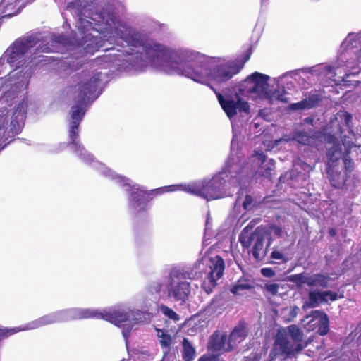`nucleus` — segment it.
<instances>
[{"label":"nucleus","instance_id":"nucleus-1","mask_svg":"<svg viewBox=\"0 0 361 361\" xmlns=\"http://www.w3.org/2000/svg\"><path fill=\"white\" fill-rule=\"evenodd\" d=\"M247 114H227L231 124L233 139L231 146V154L225 167L211 178L197 180L189 183H180L161 187L147 190L144 186L133 183L131 180L122 176L102 163L94 160L92 154L86 150L80 140L79 126L84 114H75V155L85 164L97 171L101 175L111 179L125 191L130 192L128 205L134 213L147 211L149 208V201L155 196L165 192L184 191L189 194L200 197L206 200H213L229 197L239 188L243 190V177L240 171V157L238 156V135L241 128L246 132L247 123L245 122Z\"/></svg>","mask_w":361,"mask_h":361},{"label":"nucleus","instance_id":"nucleus-2","mask_svg":"<svg viewBox=\"0 0 361 361\" xmlns=\"http://www.w3.org/2000/svg\"><path fill=\"white\" fill-rule=\"evenodd\" d=\"M115 33L120 40L118 42H125L128 47L130 51L123 50V54H133L138 49L137 53L144 54L153 65L163 66L169 73L183 75L194 81H201L203 78L204 63L196 54L183 51L177 54L171 51L169 55V48L153 40L144 39L140 32L128 27H117Z\"/></svg>","mask_w":361,"mask_h":361},{"label":"nucleus","instance_id":"nucleus-3","mask_svg":"<svg viewBox=\"0 0 361 361\" xmlns=\"http://www.w3.org/2000/svg\"><path fill=\"white\" fill-rule=\"evenodd\" d=\"M224 267V262L221 257H204L192 267L171 268L165 279V283L161 280L152 281L148 286V290L152 294L162 292L169 300L184 303L191 293L190 283L188 279H194L204 272L206 277L202 288L209 294L216 286V281L223 276Z\"/></svg>","mask_w":361,"mask_h":361},{"label":"nucleus","instance_id":"nucleus-4","mask_svg":"<svg viewBox=\"0 0 361 361\" xmlns=\"http://www.w3.org/2000/svg\"><path fill=\"white\" fill-rule=\"evenodd\" d=\"M268 79L269 76L262 73L258 72L252 73L245 80V82H247L250 86L247 89L246 87L245 88H240L239 91L235 94V98L230 95L224 96L211 85L209 87L215 92L218 101L225 113H237V111H239L240 113H250V104L244 100L243 97L249 92L257 94L260 97L263 96L267 97L266 86Z\"/></svg>","mask_w":361,"mask_h":361},{"label":"nucleus","instance_id":"nucleus-5","mask_svg":"<svg viewBox=\"0 0 361 361\" xmlns=\"http://www.w3.org/2000/svg\"><path fill=\"white\" fill-rule=\"evenodd\" d=\"M94 319H102L115 325L119 326L128 322L122 329V334L126 341L130 332L135 324L150 322L151 314L147 310H132L126 304H118L104 309H94Z\"/></svg>","mask_w":361,"mask_h":361},{"label":"nucleus","instance_id":"nucleus-6","mask_svg":"<svg viewBox=\"0 0 361 361\" xmlns=\"http://www.w3.org/2000/svg\"><path fill=\"white\" fill-rule=\"evenodd\" d=\"M94 308H70L51 312L20 327L10 329H0V341L20 331L32 330L46 325L75 319H94Z\"/></svg>","mask_w":361,"mask_h":361},{"label":"nucleus","instance_id":"nucleus-7","mask_svg":"<svg viewBox=\"0 0 361 361\" xmlns=\"http://www.w3.org/2000/svg\"><path fill=\"white\" fill-rule=\"evenodd\" d=\"M251 54L252 48L250 47L243 54L242 59L237 60L231 63L217 65L209 71L207 67V63L205 62L204 57L197 54L201 58V61L204 63L205 68L204 71L203 78L201 79V81L197 82L202 83L206 75H207L213 81L219 84L229 80L233 77V75L240 73L245 63L250 59Z\"/></svg>","mask_w":361,"mask_h":361},{"label":"nucleus","instance_id":"nucleus-8","mask_svg":"<svg viewBox=\"0 0 361 361\" xmlns=\"http://www.w3.org/2000/svg\"><path fill=\"white\" fill-rule=\"evenodd\" d=\"M240 162V171L243 177V184L249 181L255 173L269 178L275 168V161L272 159H267L263 153L256 152L250 159V163L243 164L241 153L238 152Z\"/></svg>","mask_w":361,"mask_h":361},{"label":"nucleus","instance_id":"nucleus-9","mask_svg":"<svg viewBox=\"0 0 361 361\" xmlns=\"http://www.w3.org/2000/svg\"><path fill=\"white\" fill-rule=\"evenodd\" d=\"M25 114H1L0 115V151L7 144L6 141L22 130L25 119Z\"/></svg>","mask_w":361,"mask_h":361},{"label":"nucleus","instance_id":"nucleus-10","mask_svg":"<svg viewBox=\"0 0 361 361\" xmlns=\"http://www.w3.org/2000/svg\"><path fill=\"white\" fill-rule=\"evenodd\" d=\"M99 75L93 76L80 87L79 99L72 106L71 113H85L91 102L97 97L96 92L101 82Z\"/></svg>","mask_w":361,"mask_h":361},{"label":"nucleus","instance_id":"nucleus-11","mask_svg":"<svg viewBox=\"0 0 361 361\" xmlns=\"http://www.w3.org/2000/svg\"><path fill=\"white\" fill-rule=\"evenodd\" d=\"M239 241L244 248L250 249L252 247L251 252L255 259L261 260L265 255L264 235L256 231L250 233L249 226L243 228L239 235Z\"/></svg>","mask_w":361,"mask_h":361},{"label":"nucleus","instance_id":"nucleus-12","mask_svg":"<svg viewBox=\"0 0 361 361\" xmlns=\"http://www.w3.org/2000/svg\"><path fill=\"white\" fill-rule=\"evenodd\" d=\"M280 338L285 339L287 341V347L290 350V352H283V355L286 357L300 352L305 347V345L302 343L303 334L295 325L288 327L287 336L279 334L275 343Z\"/></svg>","mask_w":361,"mask_h":361},{"label":"nucleus","instance_id":"nucleus-13","mask_svg":"<svg viewBox=\"0 0 361 361\" xmlns=\"http://www.w3.org/2000/svg\"><path fill=\"white\" fill-rule=\"evenodd\" d=\"M330 280L331 279L328 275L323 274H309L301 273L290 276V281L300 286L306 284L310 287L327 288Z\"/></svg>","mask_w":361,"mask_h":361},{"label":"nucleus","instance_id":"nucleus-14","mask_svg":"<svg viewBox=\"0 0 361 361\" xmlns=\"http://www.w3.org/2000/svg\"><path fill=\"white\" fill-rule=\"evenodd\" d=\"M307 321L306 326L308 330H315L321 336H324L329 331V319L327 315L319 310H314L310 314L307 315L302 320Z\"/></svg>","mask_w":361,"mask_h":361},{"label":"nucleus","instance_id":"nucleus-15","mask_svg":"<svg viewBox=\"0 0 361 361\" xmlns=\"http://www.w3.org/2000/svg\"><path fill=\"white\" fill-rule=\"evenodd\" d=\"M92 26L93 25L91 22L81 18L77 23V27L82 35L80 44L87 52H94L98 49V39L90 34H86L87 32L92 29Z\"/></svg>","mask_w":361,"mask_h":361},{"label":"nucleus","instance_id":"nucleus-16","mask_svg":"<svg viewBox=\"0 0 361 361\" xmlns=\"http://www.w3.org/2000/svg\"><path fill=\"white\" fill-rule=\"evenodd\" d=\"M209 348L212 351L229 353L233 351L229 336L224 331H216L210 337Z\"/></svg>","mask_w":361,"mask_h":361},{"label":"nucleus","instance_id":"nucleus-17","mask_svg":"<svg viewBox=\"0 0 361 361\" xmlns=\"http://www.w3.org/2000/svg\"><path fill=\"white\" fill-rule=\"evenodd\" d=\"M323 99L321 90H312L307 93L305 98L299 102L289 105L291 110H303L314 108L320 104Z\"/></svg>","mask_w":361,"mask_h":361},{"label":"nucleus","instance_id":"nucleus-18","mask_svg":"<svg viewBox=\"0 0 361 361\" xmlns=\"http://www.w3.org/2000/svg\"><path fill=\"white\" fill-rule=\"evenodd\" d=\"M308 298L309 302L303 305L304 308L315 307L319 303L327 302L329 300L334 301L337 299L338 295L330 290H312L309 293Z\"/></svg>","mask_w":361,"mask_h":361},{"label":"nucleus","instance_id":"nucleus-19","mask_svg":"<svg viewBox=\"0 0 361 361\" xmlns=\"http://www.w3.org/2000/svg\"><path fill=\"white\" fill-rule=\"evenodd\" d=\"M248 334L249 329L244 321H240L238 324L234 326L228 335L233 350L246 339Z\"/></svg>","mask_w":361,"mask_h":361},{"label":"nucleus","instance_id":"nucleus-20","mask_svg":"<svg viewBox=\"0 0 361 361\" xmlns=\"http://www.w3.org/2000/svg\"><path fill=\"white\" fill-rule=\"evenodd\" d=\"M355 343H344L341 349L335 350L334 356L338 361H361L357 349H352Z\"/></svg>","mask_w":361,"mask_h":361},{"label":"nucleus","instance_id":"nucleus-21","mask_svg":"<svg viewBox=\"0 0 361 361\" xmlns=\"http://www.w3.org/2000/svg\"><path fill=\"white\" fill-rule=\"evenodd\" d=\"M287 345V341L283 338H280L274 343V348L269 353L268 361H282L285 359L286 357L283 355V352H290V350Z\"/></svg>","mask_w":361,"mask_h":361},{"label":"nucleus","instance_id":"nucleus-22","mask_svg":"<svg viewBox=\"0 0 361 361\" xmlns=\"http://www.w3.org/2000/svg\"><path fill=\"white\" fill-rule=\"evenodd\" d=\"M25 53L23 45L16 42L11 47L7 56V62L8 63H14L22 59Z\"/></svg>","mask_w":361,"mask_h":361},{"label":"nucleus","instance_id":"nucleus-23","mask_svg":"<svg viewBox=\"0 0 361 361\" xmlns=\"http://www.w3.org/2000/svg\"><path fill=\"white\" fill-rule=\"evenodd\" d=\"M182 346V358L185 361H193L196 356V350L188 338H183Z\"/></svg>","mask_w":361,"mask_h":361},{"label":"nucleus","instance_id":"nucleus-24","mask_svg":"<svg viewBox=\"0 0 361 361\" xmlns=\"http://www.w3.org/2000/svg\"><path fill=\"white\" fill-rule=\"evenodd\" d=\"M238 197L235 204V207L242 205L245 211L251 210L255 205L254 199L248 195H246L245 197H240L238 192Z\"/></svg>","mask_w":361,"mask_h":361},{"label":"nucleus","instance_id":"nucleus-25","mask_svg":"<svg viewBox=\"0 0 361 361\" xmlns=\"http://www.w3.org/2000/svg\"><path fill=\"white\" fill-rule=\"evenodd\" d=\"M253 288L252 282L247 279H240L234 285L231 289L233 294L238 295L240 292L245 290H250Z\"/></svg>","mask_w":361,"mask_h":361},{"label":"nucleus","instance_id":"nucleus-26","mask_svg":"<svg viewBox=\"0 0 361 361\" xmlns=\"http://www.w3.org/2000/svg\"><path fill=\"white\" fill-rule=\"evenodd\" d=\"M223 303L221 300L217 298H215L209 304L206 308L207 313L209 314V315H217L221 314L222 310Z\"/></svg>","mask_w":361,"mask_h":361},{"label":"nucleus","instance_id":"nucleus-27","mask_svg":"<svg viewBox=\"0 0 361 361\" xmlns=\"http://www.w3.org/2000/svg\"><path fill=\"white\" fill-rule=\"evenodd\" d=\"M66 40V37L62 35L55 36L54 38L51 39L50 42L51 47H48L47 45L49 43H47V45L40 47V51L42 52H54L56 51V49L54 47V44H64Z\"/></svg>","mask_w":361,"mask_h":361},{"label":"nucleus","instance_id":"nucleus-28","mask_svg":"<svg viewBox=\"0 0 361 361\" xmlns=\"http://www.w3.org/2000/svg\"><path fill=\"white\" fill-rule=\"evenodd\" d=\"M293 139L303 145H312L314 140L307 133L300 131L295 133Z\"/></svg>","mask_w":361,"mask_h":361},{"label":"nucleus","instance_id":"nucleus-29","mask_svg":"<svg viewBox=\"0 0 361 361\" xmlns=\"http://www.w3.org/2000/svg\"><path fill=\"white\" fill-rule=\"evenodd\" d=\"M159 310L166 317L173 321H178L180 317L178 314L174 312L171 308L164 305H161L159 307Z\"/></svg>","mask_w":361,"mask_h":361},{"label":"nucleus","instance_id":"nucleus-30","mask_svg":"<svg viewBox=\"0 0 361 361\" xmlns=\"http://www.w3.org/2000/svg\"><path fill=\"white\" fill-rule=\"evenodd\" d=\"M342 155L341 149L339 145H334L328 151V157L329 161L334 162L338 160Z\"/></svg>","mask_w":361,"mask_h":361},{"label":"nucleus","instance_id":"nucleus-31","mask_svg":"<svg viewBox=\"0 0 361 361\" xmlns=\"http://www.w3.org/2000/svg\"><path fill=\"white\" fill-rule=\"evenodd\" d=\"M271 258L276 260L274 263H286L288 261V258L281 251L274 250L271 253Z\"/></svg>","mask_w":361,"mask_h":361},{"label":"nucleus","instance_id":"nucleus-32","mask_svg":"<svg viewBox=\"0 0 361 361\" xmlns=\"http://www.w3.org/2000/svg\"><path fill=\"white\" fill-rule=\"evenodd\" d=\"M86 2L83 0H72L68 3L67 8L72 10L81 11L86 7Z\"/></svg>","mask_w":361,"mask_h":361},{"label":"nucleus","instance_id":"nucleus-33","mask_svg":"<svg viewBox=\"0 0 361 361\" xmlns=\"http://www.w3.org/2000/svg\"><path fill=\"white\" fill-rule=\"evenodd\" d=\"M19 44H22L24 47L25 51L27 52V49L30 47H34L37 44V39L33 37H27L20 42H18Z\"/></svg>","mask_w":361,"mask_h":361},{"label":"nucleus","instance_id":"nucleus-34","mask_svg":"<svg viewBox=\"0 0 361 361\" xmlns=\"http://www.w3.org/2000/svg\"><path fill=\"white\" fill-rule=\"evenodd\" d=\"M279 288V284L274 282H268L264 284V289L270 294L274 295L278 293Z\"/></svg>","mask_w":361,"mask_h":361},{"label":"nucleus","instance_id":"nucleus-35","mask_svg":"<svg viewBox=\"0 0 361 361\" xmlns=\"http://www.w3.org/2000/svg\"><path fill=\"white\" fill-rule=\"evenodd\" d=\"M329 176L331 183L335 188H341L345 182V178L344 177H338V178L336 179L334 174H329ZM338 176H340V175H338Z\"/></svg>","mask_w":361,"mask_h":361},{"label":"nucleus","instance_id":"nucleus-36","mask_svg":"<svg viewBox=\"0 0 361 361\" xmlns=\"http://www.w3.org/2000/svg\"><path fill=\"white\" fill-rule=\"evenodd\" d=\"M160 337V344L162 348H169L171 344V337L166 334L162 333L161 335L159 336Z\"/></svg>","mask_w":361,"mask_h":361},{"label":"nucleus","instance_id":"nucleus-37","mask_svg":"<svg viewBox=\"0 0 361 361\" xmlns=\"http://www.w3.org/2000/svg\"><path fill=\"white\" fill-rule=\"evenodd\" d=\"M344 167L347 173H350L353 169V161L348 157V154L345 155L343 159Z\"/></svg>","mask_w":361,"mask_h":361},{"label":"nucleus","instance_id":"nucleus-38","mask_svg":"<svg viewBox=\"0 0 361 361\" xmlns=\"http://www.w3.org/2000/svg\"><path fill=\"white\" fill-rule=\"evenodd\" d=\"M286 141L283 139L275 140L274 142H270L267 144L265 142H263V145L264 146V149L267 151H270L273 149L275 147L278 146L280 142Z\"/></svg>","mask_w":361,"mask_h":361},{"label":"nucleus","instance_id":"nucleus-39","mask_svg":"<svg viewBox=\"0 0 361 361\" xmlns=\"http://www.w3.org/2000/svg\"><path fill=\"white\" fill-rule=\"evenodd\" d=\"M198 361H219V356L218 355H204L200 357Z\"/></svg>","mask_w":361,"mask_h":361},{"label":"nucleus","instance_id":"nucleus-40","mask_svg":"<svg viewBox=\"0 0 361 361\" xmlns=\"http://www.w3.org/2000/svg\"><path fill=\"white\" fill-rule=\"evenodd\" d=\"M299 312H300V308L298 307H297V306L292 307L289 310L288 319L289 321L293 320L295 317H297Z\"/></svg>","mask_w":361,"mask_h":361},{"label":"nucleus","instance_id":"nucleus-41","mask_svg":"<svg viewBox=\"0 0 361 361\" xmlns=\"http://www.w3.org/2000/svg\"><path fill=\"white\" fill-rule=\"evenodd\" d=\"M275 97L277 100L281 101L284 103L288 102V98L286 97V91L283 90V92H277L275 93Z\"/></svg>","mask_w":361,"mask_h":361},{"label":"nucleus","instance_id":"nucleus-42","mask_svg":"<svg viewBox=\"0 0 361 361\" xmlns=\"http://www.w3.org/2000/svg\"><path fill=\"white\" fill-rule=\"evenodd\" d=\"M324 114H312L311 117L306 118V123H311L312 126H315L316 128H319L317 123H314V119L317 118L318 120L320 119L321 116H323Z\"/></svg>","mask_w":361,"mask_h":361},{"label":"nucleus","instance_id":"nucleus-43","mask_svg":"<svg viewBox=\"0 0 361 361\" xmlns=\"http://www.w3.org/2000/svg\"><path fill=\"white\" fill-rule=\"evenodd\" d=\"M262 274L265 277H273L275 276V271L271 268H262L261 269Z\"/></svg>","mask_w":361,"mask_h":361},{"label":"nucleus","instance_id":"nucleus-44","mask_svg":"<svg viewBox=\"0 0 361 361\" xmlns=\"http://www.w3.org/2000/svg\"><path fill=\"white\" fill-rule=\"evenodd\" d=\"M355 73H353V72H348V73H345V75L342 77V81L345 84V85H349L350 84H348V82H349L348 80V78L350 76V75H355Z\"/></svg>","mask_w":361,"mask_h":361},{"label":"nucleus","instance_id":"nucleus-45","mask_svg":"<svg viewBox=\"0 0 361 361\" xmlns=\"http://www.w3.org/2000/svg\"><path fill=\"white\" fill-rule=\"evenodd\" d=\"M257 118H254L253 121L250 124V130H252V128L257 129L259 124L256 121Z\"/></svg>","mask_w":361,"mask_h":361},{"label":"nucleus","instance_id":"nucleus-46","mask_svg":"<svg viewBox=\"0 0 361 361\" xmlns=\"http://www.w3.org/2000/svg\"><path fill=\"white\" fill-rule=\"evenodd\" d=\"M210 224V219L209 216H207L206 220V230L209 228V225Z\"/></svg>","mask_w":361,"mask_h":361},{"label":"nucleus","instance_id":"nucleus-47","mask_svg":"<svg viewBox=\"0 0 361 361\" xmlns=\"http://www.w3.org/2000/svg\"><path fill=\"white\" fill-rule=\"evenodd\" d=\"M274 233L277 235H280L281 233V228L279 227H276L274 229Z\"/></svg>","mask_w":361,"mask_h":361},{"label":"nucleus","instance_id":"nucleus-48","mask_svg":"<svg viewBox=\"0 0 361 361\" xmlns=\"http://www.w3.org/2000/svg\"><path fill=\"white\" fill-rule=\"evenodd\" d=\"M351 118V114H345V120L346 122H348Z\"/></svg>","mask_w":361,"mask_h":361},{"label":"nucleus","instance_id":"nucleus-49","mask_svg":"<svg viewBox=\"0 0 361 361\" xmlns=\"http://www.w3.org/2000/svg\"><path fill=\"white\" fill-rule=\"evenodd\" d=\"M149 306H150V305H145L144 307L146 309H149Z\"/></svg>","mask_w":361,"mask_h":361},{"label":"nucleus","instance_id":"nucleus-50","mask_svg":"<svg viewBox=\"0 0 361 361\" xmlns=\"http://www.w3.org/2000/svg\"><path fill=\"white\" fill-rule=\"evenodd\" d=\"M339 113H345V114H347L348 112H347V111H344V110H343V111H341H341H339Z\"/></svg>","mask_w":361,"mask_h":361},{"label":"nucleus","instance_id":"nucleus-51","mask_svg":"<svg viewBox=\"0 0 361 361\" xmlns=\"http://www.w3.org/2000/svg\"><path fill=\"white\" fill-rule=\"evenodd\" d=\"M258 113H259V114L263 113V110H262V109H260V110L259 111V112H258Z\"/></svg>","mask_w":361,"mask_h":361},{"label":"nucleus","instance_id":"nucleus-52","mask_svg":"<svg viewBox=\"0 0 361 361\" xmlns=\"http://www.w3.org/2000/svg\"><path fill=\"white\" fill-rule=\"evenodd\" d=\"M261 114H259V116H260ZM264 116V117H265V116H267V114H262Z\"/></svg>","mask_w":361,"mask_h":361},{"label":"nucleus","instance_id":"nucleus-53","mask_svg":"<svg viewBox=\"0 0 361 361\" xmlns=\"http://www.w3.org/2000/svg\"><path fill=\"white\" fill-rule=\"evenodd\" d=\"M331 235H334V231H331Z\"/></svg>","mask_w":361,"mask_h":361}]
</instances>
